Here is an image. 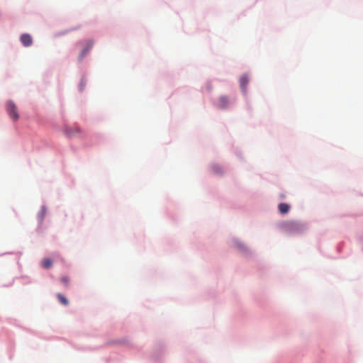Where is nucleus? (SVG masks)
Wrapping results in <instances>:
<instances>
[{"instance_id":"nucleus-1","label":"nucleus","mask_w":363,"mask_h":363,"mask_svg":"<svg viewBox=\"0 0 363 363\" xmlns=\"http://www.w3.org/2000/svg\"><path fill=\"white\" fill-rule=\"evenodd\" d=\"M6 110L9 116L13 121L16 122L18 120L19 114L18 112V108L13 101L9 100L6 102Z\"/></svg>"},{"instance_id":"nucleus-2","label":"nucleus","mask_w":363,"mask_h":363,"mask_svg":"<svg viewBox=\"0 0 363 363\" xmlns=\"http://www.w3.org/2000/svg\"><path fill=\"white\" fill-rule=\"evenodd\" d=\"M284 228L287 233H295L301 230V225L295 221H289L284 224Z\"/></svg>"},{"instance_id":"nucleus-3","label":"nucleus","mask_w":363,"mask_h":363,"mask_svg":"<svg viewBox=\"0 0 363 363\" xmlns=\"http://www.w3.org/2000/svg\"><path fill=\"white\" fill-rule=\"evenodd\" d=\"M21 42L24 46L28 47L32 45L33 39L29 34L26 33L21 36Z\"/></svg>"},{"instance_id":"nucleus-4","label":"nucleus","mask_w":363,"mask_h":363,"mask_svg":"<svg viewBox=\"0 0 363 363\" xmlns=\"http://www.w3.org/2000/svg\"><path fill=\"white\" fill-rule=\"evenodd\" d=\"M93 45H94L93 41H91V40L87 41L85 47L83 48V50H82V52L79 55V57L80 60L82 59L87 54V52L91 49Z\"/></svg>"},{"instance_id":"nucleus-5","label":"nucleus","mask_w":363,"mask_h":363,"mask_svg":"<svg viewBox=\"0 0 363 363\" xmlns=\"http://www.w3.org/2000/svg\"><path fill=\"white\" fill-rule=\"evenodd\" d=\"M229 104V99L226 96H221L218 99L217 106L220 108H225Z\"/></svg>"},{"instance_id":"nucleus-6","label":"nucleus","mask_w":363,"mask_h":363,"mask_svg":"<svg viewBox=\"0 0 363 363\" xmlns=\"http://www.w3.org/2000/svg\"><path fill=\"white\" fill-rule=\"evenodd\" d=\"M289 208H290L289 205L286 203H281L278 206L279 211L282 214L287 213L289 211Z\"/></svg>"},{"instance_id":"nucleus-7","label":"nucleus","mask_w":363,"mask_h":363,"mask_svg":"<svg viewBox=\"0 0 363 363\" xmlns=\"http://www.w3.org/2000/svg\"><path fill=\"white\" fill-rule=\"evenodd\" d=\"M249 82V79L247 75H242L240 79V87L243 89V91L245 90L246 86Z\"/></svg>"},{"instance_id":"nucleus-8","label":"nucleus","mask_w":363,"mask_h":363,"mask_svg":"<svg viewBox=\"0 0 363 363\" xmlns=\"http://www.w3.org/2000/svg\"><path fill=\"white\" fill-rule=\"evenodd\" d=\"M41 265L44 269H49L52 267V262L50 259L45 258L42 261Z\"/></svg>"},{"instance_id":"nucleus-9","label":"nucleus","mask_w":363,"mask_h":363,"mask_svg":"<svg viewBox=\"0 0 363 363\" xmlns=\"http://www.w3.org/2000/svg\"><path fill=\"white\" fill-rule=\"evenodd\" d=\"M57 299L59 300V301L64 306H67L69 304V301L67 300V298L64 296L62 294H58L57 295Z\"/></svg>"},{"instance_id":"nucleus-10","label":"nucleus","mask_w":363,"mask_h":363,"mask_svg":"<svg viewBox=\"0 0 363 363\" xmlns=\"http://www.w3.org/2000/svg\"><path fill=\"white\" fill-rule=\"evenodd\" d=\"M213 170L216 174H222L223 173L222 168L219 165H214L213 167Z\"/></svg>"},{"instance_id":"nucleus-11","label":"nucleus","mask_w":363,"mask_h":363,"mask_svg":"<svg viewBox=\"0 0 363 363\" xmlns=\"http://www.w3.org/2000/svg\"><path fill=\"white\" fill-rule=\"evenodd\" d=\"M46 213V209L44 206L42 207L40 212L39 213L40 220H43Z\"/></svg>"},{"instance_id":"nucleus-12","label":"nucleus","mask_w":363,"mask_h":363,"mask_svg":"<svg viewBox=\"0 0 363 363\" xmlns=\"http://www.w3.org/2000/svg\"><path fill=\"white\" fill-rule=\"evenodd\" d=\"M79 130L78 128H76L74 131H72V130H67V134L69 136H70V137H71V136H74V135H75V134H76L77 133H79Z\"/></svg>"},{"instance_id":"nucleus-13","label":"nucleus","mask_w":363,"mask_h":363,"mask_svg":"<svg viewBox=\"0 0 363 363\" xmlns=\"http://www.w3.org/2000/svg\"><path fill=\"white\" fill-rule=\"evenodd\" d=\"M61 281L65 284V286H67L69 283V279L67 277H62L61 278Z\"/></svg>"}]
</instances>
